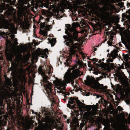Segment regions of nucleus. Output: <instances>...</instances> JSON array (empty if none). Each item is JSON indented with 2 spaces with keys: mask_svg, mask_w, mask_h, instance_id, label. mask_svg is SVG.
Listing matches in <instances>:
<instances>
[{
  "mask_svg": "<svg viewBox=\"0 0 130 130\" xmlns=\"http://www.w3.org/2000/svg\"><path fill=\"white\" fill-rule=\"evenodd\" d=\"M114 47H116V49H114L111 53V56L112 58L115 59L118 55L117 53L118 51L117 50L119 49V48L115 45Z\"/></svg>",
  "mask_w": 130,
  "mask_h": 130,
  "instance_id": "nucleus-15",
  "label": "nucleus"
},
{
  "mask_svg": "<svg viewBox=\"0 0 130 130\" xmlns=\"http://www.w3.org/2000/svg\"><path fill=\"white\" fill-rule=\"evenodd\" d=\"M74 98L71 97L69 100V103L72 104H73L75 102L74 101Z\"/></svg>",
  "mask_w": 130,
  "mask_h": 130,
  "instance_id": "nucleus-24",
  "label": "nucleus"
},
{
  "mask_svg": "<svg viewBox=\"0 0 130 130\" xmlns=\"http://www.w3.org/2000/svg\"><path fill=\"white\" fill-rule=\"evenodd\" d=\"M79 53H80V54H83V53L82 52H79Z\"/></svg>",
  "mask_w": 130,
  "mask_h": 130,
  "instance_id": "nucleus-47",
  "label": "nucleus"
},
{
  "mask_svg": "<svg viewBox=\"0 0 130 130\" xmlns=\"http://www.w3.org/2000/svg\"><path fill=\"white\" fill-rule=\"evenodd\" d=\"M106 35L107 36H108V34H108V32H106Z\"/></svg>",
  "mask_w": 130,
  "mask_h": 130,
  "instance_id": "nucleus-44",
  "label": "nucleus"
},
{
  "mask_svg": "<svg viewBox=\"0 0 130 130\" xmlns=\"http://www.w3.org/2000/svg\"><path fill=\"white\" fill-rule=\"evenodd\" d=\"M109 61L111 62H112L113 60L112 59H109Z\"/></svg>",
  "mask_w": 130,
  "mask_h": 130,
  "instance_id": "nucleus-43",
  "label": "nucleus"
},
{
  "mask_svg": "<svg viewBox=\"0 0 130 130\" xmlns=\"http://www.w3.org/2000/svg\"><path fill=\"white\" fill-rule=\"evenodd\" d=\"M78 37L77 33L75 32L74 33L73 36H72L69 35V41L66 42V45L71 47L70 52L71 55L74 54L77 50H78L80 47V45L78 43H74L73 39L76 40Z\"/></svg>",
  "mask_w": 130,
  "mask_h": 130,
  "instance_id": "nucleus-3",
  "label": "nucleus"
},
{
  "mask_svg": "<svg viewBox=\"0 0 130 130\" xmlns=\"http://www.w3.org/2000/svg\"><path fill=\"white\" fill-rule=\"evenodd\" d=\"M124 60H125L126 61H127V60H128V59H127V58H125V57H124Z\"/></svg>",
  "mask_w": 130,
  "mask_h": 130,
  "instance_id": "nucleus-40",
  "label": "nucleus"
},
{
  "mask_svg": "<svg viewBox=\"0 0 130 130\" xmlns=\"http://www.w3.org/2000/svg\"><path fill=\"white\" fill-rule=\"evenodd\" d=\"M85 108L88 111L85 112L84 115L83 117L84 119L87 121L89 120L91 123L94 122V118L92 116L96 115L97 113V109L95 107H92L91 105H86Z\"/></svg>",
  "mask_w": 130,
  "mask_h": 130,
  "instance_id": "nucleus-4",
  "label": "nucleus"
},
{
  "mask_svg": "<svg viewBox=\"0 0 130 130\" xmlns=\"http://www.w3.org/2000/svg\"><path fill=\"white\" fill-rule=\"evenodd\" d=\"M35 26H33L34 27H35Z\"/></svg>",
  "mask_w": 130,
  "mask_h": 130,
  "instance_id": "nucleus-54",
  "label": "nucleus"
},
{
  "mask_svg": "<svg viewBox=\"0 0 130 130\" xmlns=\"http://www.w3.org/2000/svg\"><path fill=\"white\" fill-rule=\"evenodd\" d=\"M10 37L12 39H13L14 38V35L13 34H11L10 35Z\"/></svg>",
  "mask_w": 130,
  "mask_h": 130,
  "instance_id": "nucleus-33",
  "label": "nucleus"
},
{
  "mask_svg": "<svg viewBox=\"0 0 130 130\" xmlns=\"http://www.w3.org/2000/svg\"><path fill=\"white\" fill-rule=\"evenodd\" d=\"M78 23H73L72 24V27L69 29V31L70 32H73V35L75 32H76L77 33V35H78V32L75 29L78 27Z\"/></svg>",
  "mask_w": 130,
  "mask_h": 130,
  "instance_id": "nucleus-13",
  "label": "nucleus"
},
{
  "mask_svg": "<svg viewBox=\"0 0 130 130\" xmlns=\"http://www.w3.org/2000/svg\"><path fill=\"white\" fill-rule=\"evenodd\" d=\"M71 61L69 59H68L66 60V62L65 63L66 64V63H67V65H69V64L70 63V62H71Z\"/></svg>",
  "mask_w": 130,
  "mask_h": 130,
  "instance_id": "nucleus-26",
  "label": "nucleus"
},
{
  "mask_svg": "<svg viewBox=\"0 0 130 130\" xmlns=\"http://www.w3.org/2000/svg\"><path fill=\"white\" fill-rule=\"evenodd\" d=\"M27 19L28 18L25 14L19 15L17 19L14 15L13 16V20L14 22L19 24L24 25L26 24L27 22Z\"/></svg>",
  "mask_w": 130,
  "mask_h": 130,
  "instance_id": "nucleus-6",
  "label": "nucleus"
},
{
  "mask_svg": "<svg viewBox=\"0 0 130 130\" xmlns=\"http://www.w3.org/2000/svg\"><path fill=\"white\" fill-rule=\"evenodd\" d=\"M96 50V48H94V51H95Z\"/></svg>",
  "mask_w": 130,
  "mask_h": 130,
  "instance_id": "nucleus-46",
  "label": "nucleus"
},
{
  "mask_svg": "<svg viewBox=\"0 0 130 130\" xmlns=\"http://www.w3.org/2000/svg\"><path fill=\"white\" fill-rule=\"evenodd\" d=\"M94 73L95 74L97 75L99 73V72L98 71H95L94 72Z\"/></svg>",
  "mask_w": 130,
  "mask_h": 130,
  "instance_id": "nucleus-37",
  "label": "nucleus"
},
{
  "mask_svg": "<svg viewBox=\"0 0 130 130\" xmlns=\"http://www.w3.org/2000/svg\"><path fill=\"white\" fill-rule=\"evenodd\" d=\"M71 26L70 24H68L66 25V27L68 28V30H69V29L71 28Z\"/></svg>",
  "mask_w": 130,
  "mask_h": 130,
  "instance_id": "nucleus-29",
  "label": "nucleus"
},
{
  "mask_svg": "<svg viewBox=\"0 0 130 130\" xmlns=\"http://www.w3.org/2000/svg\"><path fill=\"white\" fill-rule=\"evenodd\" d=\"M48 77L46 76H44L43 77V81L44 82V85L46 87V90L48 94H51L52 92V85L51 83L47 81Z\"/></svg>",
  "mask_w": 130,
  "mask_h": 130,
  "instance_id": "nucleus-10",
  "label": "nucleus"
},
{
  "mask_svg": "<svg viewBox=\"0 0 130 130\" xmlns=\"http://www.w3.org/2000/svg\"><path fill=\"white\" fill-rule=\"evenodd\" d=\"M69 35H70L72 36H73V35H71V34H70V33H69L68 34V36H63V37L64 38V39H67V41H66L67 42L69 41L68 38L69 37Z\"/></svg>",
  "mask_w": 130,
  "mask_h": 130,
  "instance_id": "nucleus-23",
  "label": "nucleus"
},
{
  "mask_svg": "<svg viewBox=\"0 0 130 130\" xmlns=\"http://www.w3.org/2000/svg\"><path fill=\"white\" fill-rule=\"evenodd\" d=\"M3 113V112L0 109V115H2Z\"/></svg>",
  "mask_w": 130,
  "mask_h": 130,
  "instance_id": "nucleus-39",
  "label": "nucleus"
},
{
  "mask_svg": "<svg viewBox=\"0 0 130 130\" xmlns=\"http://www.w3.org/2000/svg\"><path fill=\"white\" fill-rule=\"evenodd\" d=\"M110 37H111V38H113V35H111Z\"/></svg>",
  "mask_w": 130,
  "mask_h": 130,
  "instance_id": "nucleus-45",
  "label": "nucleus"
},
{
  "mask_svg": "<svg viewBox=\"0 0 130 130\" xmlns=\"http://www.w3.org/2000/svg\"><path fill=\"white\" fill-rule=\"evenodd\" d=\"M84 125V124L83 123H81L80 124V128H81V129H82V127Z\"/></svg>",
  "mask_w": 130,
  "mask_h": 130,
  "instance_id": "nucleus-34",
  "label": "nucleus"
},
{
  "mask_svg": "<svg viewBox=\"0 0 130 130\" xmlns=\"http://www.w3.org/2000/svg\"><path fill=\"white\" fill-rule=\"evenodd\" d=\"M111 125L113 128H114V130H120L119 129L116 128L117 124L114 121H113L111 122Z\"/></svg>",
  "mask_w": 130,
  "mask_h": 130,
  "instance_id": "nucleus-18",
  "label": "nucleus"
},
{
  "mask_svg": "<svg viewBox=\"0 0 130 130\" xmlns=\"http://www.w3.org/2000/svg\"><path fill=\"white\" fill-rule=\"evenodd\" d=\"M50 42L51 43L52 46H53L56 43V40L55 38H52L50 41Z\"/></svg>",
  "mask_w": 130,
  "mask_h": 130,
  "instance_id": "nucleus-20",
  "label": "nucleus"
},
{
  "mask_svg": "<svg viewBox=\"0 0 130 130\" xmlns=\"http://www.w3.org/2000/svg\"><path fill=\"white\" fill-rule=\"evenodd\" d=\"M48 130H52V129H48Z\"/></svg>",
  "mask_w": 130,
  "mask_h": 130,
  "instance_id": "nucleus-53",
  "label": "nucleus"
},
{
  "mask_svg": "<svg viewBox=\"0 0 130 130\" xmlns=\"http://www.w3.org/2000/svg\"><path fill=\"white\" fill-rule=\"evenodd\" d=\"M83 65L82 61L80 60H78L76 64H75L74 66H73L71 69L72 70H73L72 71V73H71L70 72L67 71L66 73H68L70 76H72L73 74H75L77 73L78 74V75L76 77H78L80 75V72L78 69L82 66Z\"/></svg>",
  "mask_w": 130,
  "mask_h": 130,
  "instance_id": "nucleus-8",
  "label": "nucleus"
},
{
  "mask_svg": "<svg viewBox=\"0 0 130 130\" xmlns=\"http://www.w3.org/2000/svg\"><path fill=\"white\" fill-rule=\"evenodd\" d=\"M100 9L105 11H107L109 10L108 8H101ZM111 14L107 11L105 12V15L102 16H101L100 15H98V16L100 17L102 20L105 22L109 21L111 19Z\"/></svg>",
  "mask_w": 130,
  "mask_h": 130,
  "instance_id": "nucleus-11",
  "label": "nucleus"
},
{
  "mask_svg": "<svg viewBox=\"0 0 130 130\" xmlns=\"http://www.w3.org/2000/svg\"><path fill=\"white\" fill-rule=\"evenodd\" d=\"M21 119H23V118L22 117H20Z\"/></svg>",
  "mask_w": 130,
  "mask_h": 130,
  "instance_id": "nucleus-50",
  "label": "nucleus"
},
{
  "mask_svg": "<svg viewBox=\"0 0 130 130\" xmlns=\"http://www.w3.org/2000/svg\"><path fill=\"white\" fill-rule=\"evenodd\" d=\"M40 28H44L47 30H49L51 28V25H50L45 22L41 23L40 25Z\"/></svg>",
  "mask_w": 130,
  "mask_h": 130,
  "instance_id": "nucleus-14",
  "label": "nucleus"
},
{
  "mask_svg": "<svg viewBox=\"0 0 130 130\" xmlns=\"http://www.w3.org/2000/svg\"><path fill=\"white\" fill-rule=\"evenodd\" d=\"M109 64H110V66H111V67H113L114 66V64L113 63H109Z\"/></svg>",
  "mask_w": 130,
  "mask_h": 130,
  "instance_id": "nucleus-35",
  "label": "nucleus"
},
{
  "mask_svg": "<svg viewBox=\"0 0 130 130\" xmlns=\"http://www.w3.org/2000/svg\"><path fill=\"white\" fill-rule=\"evenodd\" d=\"M39 33L45 36H47V32L46 31L41 29L39 31Z\"/></svg>",
  "mask_w": 130,
  "mask_h": 130,
  "instance_id": "nucleus-19",
  "label": "nucleus"
},
{
  "mask_svg": "<svg viewBox=\"0 0 130 130\" xmlns=\"http://www.w3.org/2000/svg\"><path fill=\"white\" fill-rule=\"evenodd\" d=\"M119 110H123L122 108L120 106H119L117 108Z\"/></svg>",
  "mask_w": 130,
  "mask_h": 130,
  "instance_id": "nucleus-31",
  "label": "nucleus"
},
{
  "mask_svg": "<svg viewBox=\"0 0 130 130\" xmlns=\"http://www.w3.org/2000/svg\"><path fill=\"white\" fill-rule=\"evenodd\" d=\"M76 57H78V56L76 54Z\"/></svg>",
  "mask_w": 130,
  "mask_h": 130,
  "instance_id": "nucleus-49",
  "label": "nucleus"
},
{
  "mask_svg": "<svg viewBox=\"0 0 130 130\" xmlns=\"http://www.w3.org/2000/svg\"><path fill=\"white\" fill-rule=\"evenodd\" d=\"M1 94L3 95V99H6V98H9L10 96V94L7 91H6L5 92H3V91H1Z\"/></svg>",
  "mask_w": 130,
  "mask_h": 130,
  "instance_id": "nucleus-16",
  "label": "nucleus"
},
{
  "mask_svg": "<svg viewBox=\"0 0 130 130\" xmlns=\"http://www.w3.org/2000/svg\"><path fill=\"white\" fill-rule=\"evenodd\" d=\"M43 19V17H42V16L40 17V20H41L42 19Z\"/></svg>",
  "mask_w": 130,
  "mask_h": 130,
  "instance_id": "nucleus-41",
  "label": "nucleus"
},
{
  "mask_svg": "<svg viewBox=\"0 0 130 130\" xmlns=\"http://www.w3.org/2000/svg\"><path fill=\"white\" fill-rule=\"evenodd\" d=\"M118 70H120L123 68L122 67V66H120L118 68Z\"/></svg>",
  "mask_w": 130,
  "mask_h": 130,
  "instance_id": "nucleus-36",
  "label": "nucleus"
},
{
  "mask_svg": "<svg viewBox=\"0 0 130 130\" xmlns=\"http://www.w3.org/2000/svg\"><path fill=\"white\" fill-rule=\"evenodd\" d=\"M8 114H6L4 115V118L5 120L7 119V118L8 117Z\"/></svg>",
  "mask_w": 130,
  "mask_h": 130,
  "instance_id": "nucleus-28",
  "label": "nucleus"
},
{
  "mask_svg": "<svg viewBox=\"0 0 130 130\" xmlns=\"http://www.w3.org/2000/svg\"><path fill=\"white\" fill-rule=\"evenodd\" d=\"M102 78H103V77H102V76H100V77H98L97 78H96V79H97V81H98L100 80Z\"/></svg>",
  "mask_w": 130,
  "mask_h": 130,
  "instance_id": "nucleus-30",
  "label": "nucleus"
},
{
  "mask_svg": "<svg viewBox=\"0 0 130 130\" xmlns=\"http://www.w3.org/2000/svg\"><path fill=\"white\" fill-rule=\"evenodd\" d=\"M129 27H128L127 30H121L120 34L121 36V38H124L125 39L124 41H122V42L125 45L127 43H130V32L129 31Z\"/></svg>",
  "mask_w": 130,
  "mask_h": 130,
  "instance_id": "nucleus-7",
  "label": "nucleus"
},
{
  "mask_svg": "<svg viewBox=\"0 0 130 130\" xmlns=\"http://www.w3.org/2000/svg\"><path fill=\"white\" fill-rule=\"evenodd\" d=\"M77 77H75V78H73V79H72L70 82H69L70 83L71 81V84H73L74 83V81L73 80H73V79H75V78H76ZM77 86V84L76 85H76H73V87H74V88H75V87Z\"/></svg>",
  "mask_w": 130,
  "mask_h": 130,
  "instance_id": "nucleus-25",
  "label": "nucleus"
},
{
  "mask_svg": "<svg viewBox=\"0 0 130 130\" xmlns=\"http://www.w3.org/2000/svg\"><path fill=\"white\" fill-rule=\"evenodd\" d=\"M19 46L17 47V49L14 48L12 50L10 51L8 54H6V56L8 60L11 61L12 59L13 58L14 56L16 57L15 60L11 63L12 66H14L16 68L19 66H20L19 71L20 74V79L22 81L25 82L26 80L25 76V72L26 71H29L30 67H28L24 70L22 67L26 66L27 62V60L25 57H22L21 52H23L24 54L26 53V56L27 58H28L30 55V51L29 50H26V46L25 45H23L20 48H19Z\"/></svg>",
  "mask_w": 130,
  "mask_h": 130,
  "instance_id": "nucleus-1",
  "label": "nucleus"
},
{
  "mask_svg": "<svg viewBox=\"0 0 130 130\" xmlns=\"http://www.w3.org/2000/svg\"><path fill=\"white\" fill-rule=\"evenodd\" d=\"M109 42L108 41V44H109V45H111V44H109Z\"/></svg>",
  "mask_w": 130,
  "mask_h": 130,
  "instance_id": "nucleus-48",
  "label": "nucleus"
},
{
  "mask_svg": "<svg viewBox=\"0 0 130 130\" xmlns=\"http://www.w3.org/2000/svg\"><path fill=\"white\" fill-rule=\"evenodd\" d=\"M50 19L49 18H47L45 19L46 21L47 22H49V21Z\"/></svg>",
  "mask_w": 130,
  "mask_h": 130,
  "instance_id": "nucleus-38",
  "label": "nucleus"
},
{
  "mask_svg": "<svg viewBox=\"0 0 130 130\" xmlns=\"http://www.w3.org/2000/svg\"><path fill=\"white\" fill-rule=\"evenodd\" d=\"M48 51L47 49H45L44 50L39 48H38L35 52H33L32 54V61L33 62H37L38 59V56L41 55L42 58H46L47 57V54Z\"/></svg>",
  "mask_w": 130,
  "mask_h": 130,
  "instance_id": "nucleus-5",
  "label": "nucleus"
},
{
  "mask_svg": "<svg viewBox=\"0 0 130 130\" xmlns=\"http://www.w3.org/2000/svg\"><path fill=\"white\" fill-rule=\"evenodd\" d=\"M64 117H66V116H64Z\"/></svg>",
  "mask_w": 130,
  "mask_h": 130,
  "instance_id": "nucleus-55",
  "label": "nucleus"
},
{
  "mask_svg": "<svg viewBox=\"0 0 130 130\" xmlns=\"http://www.w3.org/2000/svg\"><path fill=\"white\" fill-rule=\"evenodd\" d=\"M6 84L8 86H10L11 85L10 80L9 78H6Z\"/></svg>",
  "mask_w": 130,
  "mask_h": 130,
  "instance_id": "nucleus-22",
  "label": "nucleus"
},
{
  "mask_svg": "<svg viewBox=\"0 0 130 130\" xmlns=\"http://www.w3.org/2000/svg\"><path fill=\"white\" fill-rule=\"evenodd\" d=\"M18 44V43L17 42V39H15L14 41L13 45H16Z\"/></svg>",
  "mask_w": 130,
  "mask_h": 130,
  "instance_id": "nucleus-27",
  "label": "nucleus"
},
{
  "mask_svg": "<svg viewBox=\"0 0 130 130\" xmlns=\"http://www.w3.org/2000/svg\"><path fill=\"white\" fill-rule=\"evenodd\" d=\"M94 80V78H91L89 76H88L86 77V79L85 80V82L87 85L92 87L94 88L95 85Z\"/></svg>",
  "mask_w": 130,
  "mask_h": 130,
  "instance_id": "nucleus-12",
  "label": "nucleus"
},
{
  "mask_svg": "<svg viewBox=\"0 0 130 130\" xmlns=\"http://www.w3.org/2000/svg\"><path fill=\"white\" fill-rule=\"evenodd\" d=\"M119 44V46H122V44H121V43L120 42H119L118 43Z\"/></svg>",
  "mask_w": 130,
  "mask_h": 130,
  "instance_id": "nucleus-42",
  "label": "nucleus"
},
{
  "mask_svg": "<svg viewBox=\"0 0 130 130\" xmlns=\"http://www.w3.org/2000/svg\"><path fill=\"white\" fill-rule=\"evenodd\" d=\"M1 19H0V24H1Z\"/></svg>",
  "mask_w": 130,
  "mask_h": 130,
  "instance_id": "nucleus-51",
  "label": "nucleus"
},
{
  "mask_svg": "<svg viewBox=\"0 0 130 130\" xmlns=\"http://www.w3.org/2000/svg\"><path fill=\"white\" fill-rule=\"evenodd\" d=\"M3 21V24L2 26L4 28L9 29L11 33H16V29L13 23L9 24L6 20Z\"/></svg>",
  "mask_w": 130,
  "mask_h": 130,
  "instance_id": "nucleus-9",
  "label": "nucleus"
},
{
  "mask_svg": "<svg viewBox=\"0 0 130 130\" xmlns=\"http://www.w3.org/2000/svg\"><path fill=\"white\" fill-rule=\"evenodd\" d=\"M39 73L41 74L42 75H43L44 74V72L42 71V67H40L38 69Z\"/></svg>",
  "mask_w": 130,
  "mask_h": 130,
  "instance_id": "nucleus-21",
  "label": "nucleus"
},
{
  "mask_svg": "<svg viewBox=\"0 0 130 130\" xmlns=\"http://www.w3.org/2000/svg\"><path fill=\"white\" fill-rule=\"evenodd\" d=\"M129 54L130 55V50L129 51Z\"/></svg>",
  "mask_w": 130,
  "mask_h": 130,
  "instance_id": "nucleus-52",
  "label": "nucleus"
},
{
  "mask_svg": "<svg viewBox=\"0 0 130 130\" xmlns=\"http://www.w3.org/2000/svg\"><path fill=\"white\" fill-rule=\"evenodd\" d=\"M76 103L78 106V107L79 109L81 111H83L82 109L84 107V104L82 103L81 102H80L78 100L76 101Z\"/></svg>",
  "mask_w": 130,
  "mask_h": 130,
  "instance_id": "nucleus-17",
  "label": "nucleus"
},
{
  "mask_svg": "<svg viewBox=\"0 0 130 130\" xmlns=\"http://www.w3.org/2000/svg\"><path fill=\"white\" fill-rule=\"evenodd\" d=\"M107 88V86H104L103 87H102V89L104 90L106 89Z\"/></svg>",
  "mask_w": 130,
  "mask_h": 130,
  "instance_id": "nucleus-32",
  "label": "nucleus"
},
{
  "mask_svg": "<svg viewBox=\"0 0 130 130\" xmlns=\"http://www.w3.org/2000/svg\"><path fill=\"white\" fill-rule=\"evenodd\" d=\"M78 75L77 73L75 74H73L72 76H70L69 74L68 73H66L64 76V80L63 81H61L57 78L54 81V83L57 88L60 90L57 92L59 93H62V94H65V91H63L62 90H64L65 89V86L66 83H68L70 82L72 79L75 78Z\"/></svg>",
  "mask_w": 130,
  "mask_h": 130,
  "instance_id": "nucleus-2",
  "label": "nucleus"
}]
</instances>
